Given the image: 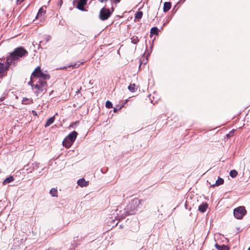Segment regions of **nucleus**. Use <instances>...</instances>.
Returning a JSON list of instances; mask_svg holds the SVG:
<instances>
[{"instance_id":"22","label":"nucleus","mask_w":250,"mask_h":250,"mask_svg":"<svg viewBox=\"0 0 250 250\" xmlns=\"http://www.w3.org/2000/svg\"><path fill=\"white\" fill-rule=\"evenodd\" d=\"M159 32V30L157 27H152L150 30V34H155L157 35Z\"/></svg>"},{"instance_id":"1","label":"nucleus","mask_w":250,"mask_h":250,"mask_svg":"<svg viewBox=\"0 0 250 250\" xmlns=\"http://www.w3.org/2000/svg\"><path fill=\"white\" fill-rule=\"evenodd\" d=\"M49 78V76L44 74L41 67L38 66L32 73L28 84L30 85L33 89H37L38 92H42L46 90L47 87L45 80Z\"/></svg>"},{"instance_id":"7","label":"nucleus","mask_w":250,"mask_h":250,"mask_svg":"<svg viewBox=\"0 0 250 250\" xmlns=\"http://www.w3.org/2000/svg\"><path fill=\"white\" fill-rule=\"evenodd\" d=\"M78 135V133L76 131H73L70 133L67 137V139L69 140L73 143L75 141Z\"/></svg>"},{"instance_id":"13","label":"nucleus","mask_w":250,"mask_h":250,"mask_svg":"<svg viewBox=\"0 0 250 250\" xmlns=\"http://www.w3.org/2000/svg\"><path fill=\"white\" fill-rule=\"evenodd\" d=\"M223 179L218 177V179L216 181L215 183L214 184H212L210 186L211 187H214L215 186H219L220 185H222L224 183Z\"/></svg>"},{"instance_id":"9","label":"nucleus","mask_w":250,"mask_h":250,"mask_svg":"<svg viewBox=\"0 0 250 250\" xmlns=\"http://www.w3.org/2000/svg\"><path fill=\"white\" fill-rule=\"evenodd\" d=\"M45 13V10L42 7H41L39 9V12L36 16V19H42Z\"/></svg>"},{"instance_id":"23","label":"nucleus","mask_w":250,"mask_h":250,"mask_svg":"<svg viewBox=\"0 0 250 250\" xmlns=\"http://www.w3.org/2000/svg\"><path fill=\"white\" fill-rule=\"evenodd\" d=\"M131 42L133 44H136L138 43V42H139V39L138 38V37L136 36H133L131 38Z\"/></svg>"},{"instance_id":"10","label":"nucleus","mask_w":250,"mask_h":250,"mask_svg":"<svg viewBox=\"0 0 250 250\" xmlns=\"http://www.w3.org/2000/svg\"><path fill=\"white\" fill-rule=\"evenodd\" d=\"M72 144L73 143L71 142L69 140H68L66 137L64 139V140L62 142L63 146L67 148H69L72 146Z\"/></svg>"},{"instance_id":"28","label":"nucleus","mask_w":250,"mask_h":250,"mask_svg":"<svg viewBox=\"0 0 250 250\" xmlns=\"http://www.w3.org/2000/svg\"><path fill=\"white\" fill-rule=\"evenodd\" d=\"M80 64H77V63H75L73 65H72L73 68L78 67L79 66Z\"/></svg>"},{"instance_id":"31","label":"nucleus","mask_w":250,"mask_h":250,"mask_svg":"<svg viewBox=\"0 0 250 250\" xmlns=\"http://www.w3.org/2000/svg\"><path fill=\"white\" fill-rule=\"evenodd\" d=\"M121 0H114V2L115 3H118Z\"/></svg>"},{"instance_id":"36","label":"nucleus","mask_w":250,"mask_h":250,"mask_svg":"<svg viewBox=\"0 0 250 250\" xmlns=\"http://www.w3.org/2000/svg\"><path fill=\"white\" fill-rule=\"evenodd\" d=\"M248 250H250V247H249V248L248 249Z\"/></svg>"},{"instance_id":"33","label":"nucleus","mask_w":250,"mask_h":250,"mask_svg":"<svg viewBox=\"0 0 250 250\" xmlns=\"http://www.w3.org/2000/svg\"><path fill=\"white\" fill-rule=\"evenodd\" d=\"M107 0H99V1L101 2H104L106 1Z\"/></svg>"},{"instance_id":"25","label":"nucleus","mask_w":250,"mask_h":250,"mask_svg":"<svg viewBox=\"0 0 250 250\" xmlns=\"http://www.w3.org/2000/svg\"><path fill=\"white\" fill-rule=\"evenodd\" d=\"M238 172L235 170H231L230 171L229 175L232 178H235L237 176Z\"/></svg>"},{"instance_id":"32","label":"nucleus","mask_w":250,"mask_h":250,"mask_svg":"<svg viewBox=\"0 0 250 250\" xmlns=\"http://www.w3.org/2000/svg\"><path fill=\"white\" fill-rule=\"evenodd\" d=\"M76 123H77V122L73 123L71 124V126L73 127L74 126H75L76 125Z\"/></svg>"},{"instance_id":"34","label":"nucleus","mask_w":250,"mask_h":250,"mask_svg":"<svg viewBox=\"0 0 250 250\" xmlns=\"http://www.w3.org/2000/svg\"><path fill=\"white\" fill-rule=\"evenodd\" d=\"M118 211V208L117 209V210H116V212H117Z\"/></svg>"},{"instance_id":"14","label":"nucleus","mask_w":250,"mask_h":250,"mask_svg":"<svg viewBox=\"0 0 250 250\" xmlns=\"http://www.w3.org/2000/svg\"><path fill=\"white\" fill-rule=\"evenodd\" d=\"M33 167L32 168H30L29 169L28 168L26 169L27 170H29V173L32 172L33 170L36 169H37L40 166V163L38 162H34L32 164Z\"/></svg>"},{"instance_id":"17","label":"nucleus","mask_w":250,"mask_h":250,"mask_svg":"<svg viewBox=\"0 0 250 250\" xmlns=\"http://www.w3.org/2000/svg\"><path fill=\"white\" fill-rule=\"evenodd\" d=\"M171 8L170 2H166L164 3L163 10L165 12L168 11Z\"/></svg>"},{"instance_id":"11","label":"nucleus","mask_w":250,"mask_h":250,"mask_svg":"<svg viewBox=\"0 0 250 250\" xmlns=\"http://www.w3.org/2000/svg\"><path fill=\"white\" fill-rule=\"evenodd\" d=\"M77 184L81 187H83L88 185V182H86L83 178H82L78 181Z\"/></svg>"},{"instance_id":"3","label":"nucleus","mask_w":250,"mask_h":250,"mask_svg":"<svg viewBox=\"0 0 250 250\" xmlns=\"http://www.w3.org/2000/svg\"><path fill=\"white\" fill-rule=\"evenodd\" d=\"M246 213V210L244 207H239L234 210L233 214L235 218L241 219Z\"/></svg>"},{"instance_id":"16","label":"nucleus","mask_w":250,"mask_h":250,"mask_svg":"<svg viewBox=\"0 0 250 250\" xmlns=\"http://www.w3.org/2000/svg\"><path fill=\"white\" fill-rule=\"evenodd\" d=\"M14 180V178L13 176H10L9 177L6 178L3 181L2 184L3 185H6V184H7L8 183H10L13 182Z\"/></svg>"},{"instance_id":"2","label":"nucleus","mask_w":250,"mask_h":250,"mask_svg":"<svg viewBox=\"0 0 250 250\" xmlns=\"http://www.w3.org/2000/svg\"><path fill=\"white\" fill-rule=\"evenodd\" d=\"M28 52L23 47H17L7 56L6 62L8 64H15L20 58L26 56Z\"/></svg>"},{"instance_id":"4","label":"nucleus","mask_w":250,"mask_h":250,"mask_svg":"<svg viewBox=\"0 0 250 250\" xmlns=\"http://www.w3.org/2000/svg\"><path fill=\"white\" fill-rule=\"evenodd\" d=\"M110 15L111 12L110 10L104 7L100 10L99 18L101 20L104 21L107 20L110 17Z\"/></svg>"},{"instance_id":"26","label":"nucleus","mask_w":250,"mask_h":250,"mask_svg":"<svg viewBox=\"0 0 250 250\" xmlns=\"http://www.w3.org/2000/svg\"><path fill=\"white\" fill-rule=\"evenodd\" d=\"M105 106L107 108H111L112 107V104L111 102H110L109 101H106V102L105 103Z\"/></svg>"},{"instance_id":"24","label":"nucleus","mask_w":250,"mask_h":250,"mask_svg":"<svg viewBox=\"0 0 250 250\" xmlns=\"http://www.w3.org/2000/svg\"><path fill=\"white\" fill-rule=\"evenodd\" d=\"M143 12L142 11H138L135 14V18L137 20H140L142 18Z\"/></svg>"},{"instance_id":"30","label":"nucleus","mask_w":250,"mask_h":250,"mask_svg":"<svg viewBox=\"0 0 250 250\" xmlns=\"http://www.w3.org/2000/svg\"><path fill=\"white\" fill-rule=\"evenodd\" d=\"M117 217H118V219H120L121 218H124V216L123 215V214H122L121 216H119V215H118V216H117Z\"/></svg>"},{"instance_id":"12","label":"nucleus","mask_w":250,"mask_h":250,"mask_svg":"<svg viewBox=\"0 0 250 250\" xmlns=\"http://www.w3.org/2000/svg\"><path fill=\"white\" fill-rule=\"evenodd\" d=\"M215 247L218 250H229V248L227 245H220L218 244H216L215 245Z\"/></svg>"},{"instance_id":"35","label":"nucleus","mask_w":250,"mask_h":250,"mask_svg":"<svg viewBox=\"0 0 250 250\" xmlns=\"http://www.w3.org/2000/svg\"><path fill=\"white\" fill-rule=\"evenodd\" d=\"M27 166H28L27 165L24 166V168L26 167Z\"/></svg>"},{"instance_id":"15","label":"nucleus","mask_w":250,"mask_h":250,"mask_svg":"<svg viewBox=\"0 0 250 250\" xmlns=\"http://www.w3.org/2000/svg\"><path fill=\"white\" fill-rule=\"evenodd\" d=\"M208 208V204L204 203L199 206L198 210L201 212H204Z\"/></svg>"},{"instance_id":"18","label":"nucleus","mask_w":250,"mask_h":250,"mask_svg":"<svg viewBox=\"0 0 250 250\" xmlns=\"http://www.w3.org/2000/svg\"><path fill=\"white\" fill-rule=\"evenodd\" d=\"M33 103V100L32 99H28L27 98H23L22 100V104H31Z\"/></svg>"},{"instance_id":"6","label":"nucleus","mask_w":250,"mask_h":250,"mask_svg":"<svg viewBox=\"0 0 250 250\" xmlns=\"http://www.w3.org/2000/svg\"><path fill=\"white\" fill-rule=\"evenodd\" d=\"M11 64H8L6 62L5 64L3 63L0 62V77H3L6 74V70H7Z\"/></svg>"},{"instance_id":"27","label":"nucleus","mask_w":250,"mask_h":250,"mask_svg":"<svg viewBox=\"0 0 250 250\" xmlns=\"http://www.w3.org/2000/svg\"><path fill=\"white\" fill-rule=\"evenodd\" d=\"M51 39V36H47L46 38H45V40H46V42H48Z\"/></svg>"},{"instance_id":"19","label":"nucleus","mask_w":250,"mask_h":250,"mask_svg":"<svg viewBox=\"0 0 250 250\" xmlns=\"http://www.w3.org/2000/svg\"><path fill=\"white\" fill-rule=\"evenodd\" d=\"M55 120V117L54 116L50 118L47 121L46 124H45V127L49 126L50 125L53 123Z\"/></svg>"},{"instance_id":"20","label":"nucleus","mask_w":250,"mask_h":250,"mask_svg":"<svg viewBox=\"0 0 250 250\" xmlns=\"http://www.w3.org/2000/svg\"><path fill=\"white\" fill-rule=\"evenodd\" d=\"M128 89L131 92H135L137 89V87L135 83H133L128 86Z\"/></svg>"},{"instance_id":"29","label":"nucleus","mask_w":250,"mask_h":250,"mask_svg":"<svg viewBox=\"0 0 250 250\" xmlns=\"http://www.w3.org/2000/svg\"><path fill=\"white\" fill-rule=\"evenodd\" d=\"M24 0H17V4H20Z\"/></svg>"},{"instance_id":"5","label":"nucleus","mask_w":250,"mask_h":250,"mask_svg":"<svg viewBox=\"0 0 250 250\" xmlns=\"http://www.w3.org/2000/svg\"><path fill=\"white\" fill-rule=\"evenodd\" d=\"M140 204V200L138 198L134 199L128 205V208H130L132 212L135 211Z\"/></svg>"},{"instance_id":"21","label":"nucleus","mask_w":250,"mask_h":250,"mask_svg":"<svg viewBox=\"0 0 250 250\" xmlns=\"http://www.w3.org/2000/svg\"><path fill=\"white\" fill-rule=\"evenodd\" d=\"M50 193L53 197H57L58 196L57 190L55 188H53L50 190Z\"/></svg>"},{"instance_id":"8","label":"nucleus","mask_w":250,"mask_h":250,"mask_svg":"<svg viewBox=\"0 0 250 250\" xmlns=\"http://www.w3.org/2000/svg\"><path fill=\"white\" fill-rule=\"evenodd\" d=\"M87 0H78L77 7L80 10L84 11V6L86 4Z\"/></svg>"}]
</instances>
